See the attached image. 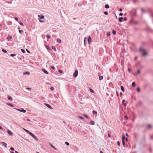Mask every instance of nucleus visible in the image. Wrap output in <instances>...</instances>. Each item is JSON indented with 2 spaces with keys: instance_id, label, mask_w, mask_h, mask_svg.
Returning a JSON list of instances; mask_svg holds the SVG:
<instances>
[{
  "instance_id": "nucleus-1",
  "label": "nucleus",
  "mask_w": 153,
  "mask_h": 153,
  "mask_svg": "<svg viewBox=\"0 0 153 153\" xmlns=\"http://www.w3.org/2000/svg\"><path fill=\"white\" fill-rule=\"evenodd\" d=\"M140 51L142 53V56H145L147 54V53L146 51L145 50L141 47L140 48Z\"/></svg>"
},
{
  "instance_id": "nucleus-2",
  "label": "nucleus",
  "mask_w": 153,
  "mask_h": 153,
  "mask_svg": "<svg viewBox=\"0 0 153 153\" xmlns=\"http://www.w3.org/2000/svg\"><path fill=\"white\" fill-rule=\"evenodd\" d=\"M13 108L16 109V110H17V111L20 112H22L23 113H25L26 112V111L23 108H22L21 109L16 108Z\"/></svg>"
},
{
  "instance_id": "nucleus-3",
  "label": "nucleus",
  "mask_w": 153,
  "mask_h": 153,
  "mask_svg": "<svg viewBox=\"0 0 153 153\" xmlns=\"http://www.w3.org/2000/svg\"><path fill=\"white\" fill-rule=\"evenodd\" d=\"M30 134L34 139H35L37 141L38 140V139L37 138V137L35 136L34 134L32 133L31 132Z\"/></svg>"
},
{
  "instance_id": "nucleus-4",
  "label": "nucleus",
  "mask_w": 153,
  "mask_h": 153,
  "mask_svg": "<svg viewBox=\"0 0 153 153\" xmlns=\"http://www.w3.org/2000/svg\"><path fill=\"white\" fill-rule=\"evenodd\" d=\"M78 74V71L77 70H75L73 74V76L74 77H76L77 76Z\"/></svg>"
},
{
  "instance_id": "nucleus-5",
  "label": "nucleus",
  "mask_w": 153,
  "mask_h": 153,
  "mask_svg": "<svg viewBox=\"0 0 153 153\" xmlns=\"http://www.w3.org/2000/svg\"><path fill=\"white\" fill-rule=\"evenodd\" d=\"M88 44L90 45L91 42V38L90 36H89L88 38Z\"/></svg>"
},
{
  "instance_id": "nucleus-6",
  "label": "nucleus",
  "mask_w": 153,
  "mask_h": 153,
  "mask_svg": "<svg viewBox=\"0 0 153 153\" xmlns=\"http://www.w3.org/2000/svg\"><path fill=\"white\" fill-rule=\"evenodd\" d=\"M8 134L10 136H12L13 135V133L10 131L7 130V131Z\"/></svg>"
},
{
  "instance_id": "nucleus-7",
  "label": "nucleus",
  "mask_w": 153,
  "mask_h": 153,
  "mask_svg": "<svg viewBox=\"0 0 153 153\" xmlns=\"http://www.w3.org/2000/svg\"><path fill=\"white\" fill-rule=\"evenodd\" d=\"M38 17L39 18V19H43L44 18V16L43 15H38Z\"/></svg>"
},
{
  "instance_id": "nucleus-8",
  "label": "nucleus",
  "mask_w": 153,
  "mask_h": 153,
  "mask_svg": "<svg viewBox=\"0 0 153 153\" xmlns=\"http://www.w3.org/2000/svg\"><path fill=\"white\" fill-rule=\"evenodd\" d=\"M45 105L47 106L49 108L52 109V107L49 104L47 103H45Z\"/></svg>"
},
{
  "instance_id": "nucleus-9",
  "label": "nucleus",
  "mask_w": 153,
  "mask_h": 153,
  "mask_svg": "<svg viewBox=\"0 0 153 153\" xmlns=\"http://www.w3.org/2000/svg\"><path fill=\"white\" fill-rule=\"evenodd\" d=\"M42 71L45 74H48L49 73L45 70L44 69H42Z\"/></svg>"
},
{
  "instance_id": "nucleus-10",
  "label": "nucleus",
  "mask_w": 153,
  "mask_h": 153,
  "mask_svg": "<svg viewBox=\"0 0 153 153\" xmlns=\"http://www.w3.org/2000/svg\"><path fill=\"white\" fill-rule=\"evenodd\" d=\"M7 98L10 101H12L13 100L12 97L10 96H7Z\"/></svg>"
},
{
  "instance_id": "nucleus-11",
  "label": "nucleus",
  "mask_w": 153,
  "mask_h": 153,
  "mask_svg": "<svg viewBox=\"0 0 153 153\" xmlns=\"http://www.w3.org/2000/svg\"><path fill=\"white\" fill-rule=\"evenodd\" d=\"M83 116L85 117V118H86V119H89V117L88 116V115L85 114H84L83 115Z\"/></svg>"
},
{
  "instance_id": "nucleus-12",
  "label": "nucleus",
  "mask_w": 153,
  "mask_h": 153,
  "mask_svg": "<svg viewBox=\"0 0 153 153\" xmlns=\"http://www.w3.org/2000/svg\"><path fill=\"white\" fill-rule=\"evenodd\" d=\"M123 19V17H121L119 18L118 19L119 21L120 22H122L123 21L122 20Z\"/></svg>"
},
{
  "instance_id": "nucleus-13",
  "label": "nucleus",
  "mask_w": 153,
  "mask_h": 153,
  "mask_svg": "<svg viewBox=\"0 0 153 153\" xmlns=\"http://www.w3.org/2000/svg\"><path fill=\"white\" fill-rule=\"evenodd\" d=\"M99 76V80H102L103 79V76H101L100 75H98Z\"/></svg>"
},
{
  "instance_id": "nucleus-14",
  "label": "nucleus",
  "mask_w": 153,
  "mask_h": 153,
  "mask_svg": "<svg viewBox=\"0 0 153 153\" xmlns=\"http://www.w3.org/2000/svg\"><path fill=\"white\" fill-rule=\"evenodd\" d=\"M120 88H121V91L123 92H124V91L125 89H124V87L123 86H122V85L121 86Z\"/></svg>"
},
{
  "instance_id": "nucleus-15",
  "label": "nucleus",
  "mask_w": 153,
  "mask_h": 153,
  "mask_svg": "<svg viewBox=\"0 0 153 153\" xmlns=\"http://www.w3.org/2000/svg\"><path fill=\"white\" fill-rule=\"evenodd\" d=\"M24 130L26 132H27L28 134H30V133H31L30 131H29L28 130H27V129H25V128H23Z\"/></svg>"
},
{
  "instance_id": "nucleus-16",
  "label": "nucleus",
  "mask_w": 153,
  "mask_h": 153,
  "mask_svg": "<svg viewBox=\"0 0 153 153\" xmlns=\"http://www.w3.org/2000/svg\"><path fill=\"white\" fill-rule=\"evenodd\" d=\"M6 104L11 107H13L14 106V105H13L11 103H7Z\"/></svg>"
},
{
  "instance_id": "nucleus-17",
  "label": "nucleus",
  "mask_w": 153,
  "mask_h": 153,
  "mask_svg": "<svg viewBox=\"0 0 153 153\" xmlns=\"http://www.w3.org/2000/svg\"><path fill=\"white\" fill-rule=\"evenodd\" d=\"M2 144L4 146H5V147H7V144L5 143V142H2Z\"/></svg>"
},
{
  "instance_id": "nucleus-18",
  "label": "nucleus",
  "mask_w": 153,
  "mask_h": 153,
  "mask_svg": "<svg viewBox=\"0 0 153 153\" xmlns=\"http://www.w3.org/2000/svg\"><path fill=\"white\" fill-rule=\"evenodd\" d=\"M57 42L59 43H61V40L59 38H58L57 39Z\"/></svg>"
},
{
  "instance_id": "nucleus-19",
  "label": "nucleus",
  "mask_w": 153,
  "mask_h": 153,
  "mask_svg": "<svg viewBox=\"0 0 153 153\" xmlns=\"http://www.w3.org/2000/svg\"><path fill=\"white\" fill-rule=\"evenodd\" d=\"M109 7V5L108 4H106L105 5V7L106 9H108Z\"/></svg>"
},
{
  "instance_id": "nucleus-20",
  "label": "nucleus",
  "mask_w": 153,
  "mask_h": 153,
  "mask_svg": "<svg viewBox=\"0 0 153 153\" xmlns=\"http://www.w3.org/2000/svg\"><path fill=\"white\" fill-rule=\"evenodd\" d=\"M122 141H124L125 139V136L123 134L122 135Z\"/></svg>"
},
{
  "instance_id": "nucleus-21",
  "label": "nucleus",
  "mask_w": 153,
  "mask_h": 153,
  "mask_svg": "<svg viewBox=\"0 0 153 153\" xmlns=\"http://www.w3.org/2000/svg\"><path fill=\"white\" fill-rule=\"evenodd\" d=\"M51 48H52V49L54 51H56V48L54 46H52Z\"/></svg>"
},
{
  "instance_id": "nucleus-22",
  "label": "nucleus",
  "mask_w": 153,
  "mask_h": 153,
  "mask_svg": "<svg viewBox=\"0 0 153 153\" xmlns=\"http://www.w3.org/2000/svg\"><path fill=\"white\" fill-rule=\"evenodd\" d=\"M30 74V73L29 72H24L23 73V74L24 75H25V74Z\"/></svg>"
},
{
  "instance_id": "nucleus-23",
  "label": "nucleus",
  "mask_w": 153,
  "mask_h": 153,
  "mask_svg": "<svg viewBox=\"0 0 153 153\" xmlns=\"http://www.w3.org/2000/svg\"><path fill=\"white\" fill-rule=\"evenodd\" d=\"M111 35L110 33L109 32H108L107 33V35L108 37L110 36Z\"/></svg>"
},
{
  "instance_id": "nucleus-24",
  "label": "nucleus",
  "mask_w": 153,
  "mask_h": 153,
  "mask_svg": "<svg viewBox=\"0 0 153 153\" xmlns=\"http://www.w3.org/2000/svg\"><path fill=\"white\" fill-rule=\"evenodd\" d=\"M12 39V37L11 36H9L7 37V39L8 40H10Z\"/></svg>"
},
{
  "instance_id": "nucleus-25",
  "label": "nucleus",
  "mask_w": 153,
  "mask_h": 153,
  "mask_svg": "<svg viewBox=\"0 0 153 153\" xmlns=\"http://www.w3.org/2000/svg\"><path fill=\"white\" fill-rule=\"evenodd\" d=\"M122 141V144L123 145V146L124 147H126V144H125V141Z\"/></svg>"
},
{
  "instance_id": "nucleus-26",
  "label": "nucleus",
  "mask_w": 153,
  "mask_h": 153,
  "mask_svg": "<svg viewBox=\"0 0 153 153\" xmlns=\"http://www.w3.org/2000/svg\"><path fill=\"white\" fill-rule=\"evenodd\" d=\"M77 117H78V118L81 119L82 120L84 119V117H81L80 116H78Z\"/></svg>"
},
{
  "instance_id": "nucleus-27",
  "label": "nucleus",
  "mask_w": 153,
  "mask_h": 153,
  "mask_svg": "<svg viewBox=\"0 0 153 153\" xmlns=\"http://www.w3.org/2000/svg\"><path fill=\"white\" fill-rule=\"evenodd\" d=\"M132 86L133 87H134L135 86V83L134 82H133L132 83Z\"/></svg>"
},
{
  "instance_id": "nucleus-28",
  "label": "nucleus",
  "mask_w": 153,
  "mask_h": 153,
  "mask_svg": "<svg viewBox=\"0 0 153 153\" xmlns=\"http://www.w3.org/2000/svg\"><path fill=\"white\" fill-rule=\"evenodd\" d=\"M137 91L138 92H140V89L139 87H137Z\"/></svg>"
},
{
  "instance_id": "nucleus-29",
  "label": "nucleus",
  "mask_w": 153,
  "mask_h": 153,
  "mask_svg": "<svg viewBox=\"0 0 153 153\" xmlns=\"http://www.w3.org/2000/svg\"><path fill=\"white\" fill-rule=\"evenodd\" d=\"M19 31L21 34H22L23 33V30H19Z\"/></svg>"
},
{
  "instance_id": "nucleus-30",
  "label": "nucleus",
  "mask_w": 153,
  "mask_h": 153,
  "mask_svg": "<svg viewBox=\"0 0 153 153\" xmlns=\"http://www.w3.org/2000/svg\"><path fill=\"white\" fill-rule=\"evenodd\" d=\"M45 47L47 50H50L49 47L48 45H46Z\"/></svg>"
},
{
  "instance_id": "nucleus-31",
  "label": "nucleus",
  "mask_w": 153,
  "mask_h": 153,
  "mask_svg": "<svg viewBox=\"0 0 153 153\" xmlns=\"http://www.w3.org/2000/svg\"><path fill=\"white\" fill-rule=\"evenodd\" d=\"M16 56V54H10V56L11 57H13L15 56Z\"/></svg>"
},
{
  "instance_id": "nucleus-32",
  "label": "nucleus",
  "mask_w": 153,
  "mask_h": 153,
  "mask_svg": "<svg viewBox=\"0 0 153 153\" xmlns=\"http://www.w3.org/2000/svg\"><path fill=\"white\" fill-rule=\"evenodd\" d=\"M112 33L114 35H115L116 34V31L115 30H112Z\"/></svg>"
},
{
  "instance_id": "nucleus-33",
  "label": "nucleus",
  "mask_w": 153,
  "mask_h": 153,
  "mask_svg": "<svg viewBox=\"0 0 153 153\" xmlns=\"http://www.w3.org/2000/svg\"><path fill=\"white\" fill-rule=\"evenodd\" d=\"M2 51L4 53H6L7 52V51L4 49H2Z\"/></svg>"
},
{
  "instance_id": "nucleus-34",
  "label": "nucleus",
  "mask_w": 153,
  "mask_h": 153,
  "mask_svg": "<svg viewBox=\"0 0 153 153\" xmlns=\"http://www.w3.org/2000/svg\"><path fill=\"white\" fill-rule=\"evenodd\" d=\"M21 51L23 53H25V50L24 49H21Z\"/></svg>"
},
{
  "instance_id": "nucleus-35",
  "label": "nucleus",
  "mask_w": 153,
  "mask_h": 153,
  "mask_svg": "<svg viewBox=\"0 0 153 153\" xmlns=\"http://www.w3.org/2000/svg\"><path fill=\"white\" fill-rule=\"evenodd\" d=\"M141 10L142 12H144L145 11V10L143 8H141Z\"/></svg>"
},
{
  "instance_id": "nucleus-36",
  "label": "nucleus",
  "mask_w": 153,
  "mask_h": 153,
  "mask_svg": "<svg viewBox=\"0 0 153 153\" xmlns=\"http://www.w3.org/2000/svg\"><path fill=\"white\" fill-rule=\"evenodd\" d=\"M90 123L92 124V125H94V121H90Z\"/></svg>"
},
{
  "instance_id": "nucleus-37",
  "label": "nucleus",
  "mask_w": 153,
  "mask_h": 153,
  "mask_svg": "<svg viewBox=\"0 0 153 153\" xmlns=\"http://www.w3.org/2000/svg\"><path fill=\"white\" fill-rule=\"evenodd\" d=\"M92 113L94 114H97V112L95 111H92Z\"/></svg>"
},
{
  "instance_id": "nucleus-38",
  "label": "nucleus",
  "mask_w": 153,
  "mask_h": 153,
  "mask_svg": "<svg viewBox=\"0 0 153 153\" xmlns=\"http://www.w3.org/2000/svg\"><path fill=\"white\" fill-rule=\"evenodd\" d=\"M43 19H39V21L41 22H43L44 21L42 20Z\"/></svg>"
},
{
  "instance_id": "nucleus-39",
  "label": "nucleus",
  "mask_w": 153,
  "mask_h": 153,
  "mask_svg": "<svg viewBox=\"0 0 153 153\" xmlns=\"http://www.w3.org/2000/svg\"><path fill=\"white\" fill-rule=\"evenodd\" d=\"M150 13L151 16L153 17V12H150Z\"/></svg>"
},
{
  "instance_id": "nucleus-40",
  "label": "nucleus",
  "mask_w": 153,
  "mask_h": 153,
  "mask_svg": "<svg viewBox=\"0 0 153 153\" xmlns=\"http://www.w3.org/2000/svg\"><path fill=\"white\" fill-rule=\"evenodd\" d=\"M65 143L67 146H68L69 145V143L68 142H65Z\"/></svg>"
},
{
  "instance_id": "nucleus-41",
  "label": "nucleus",
  "mask_w": 153,
  "mask_h": 153,
  "mask_svg": "<svg viewBox=\"0 0 153 153\" xmlns=\"http://www.w3.org/2000/svg\"><path fill=\"white\" fill-rule=\"evenodd\" d=\"M142 140H143V141H144L145 140V136H143V137L142 138Z\"/></svg>"
},
{
  "instance_id": "nucleus-42",
  "label": "nucleus",
  "mask_w": 153,
  "mask_h": 153,
  "mask_svg": "<svg viewBox=\"0 0 153 153\" xmlns=\"http://www.w3.org/2000/svg\"><path fill=\"white\" fill-rule=\"evenodd\" d=\"M90 91L92 93H94V91L91 89L90 88Z\"/></svg>"
},
{
  "instance_id": "nucleus-43",
  "label": "nucleus",
  "mask_w": 153,
  "mask_h": 153,
  "mask_svg": "<svg viewBox=\"0 0 153 153\" xmlns=\"http://www.w3.org/2000/svg\"><path fill=\"white\" fill-rule=\"evenodd\" d=\"M10 149L11 150H12V151H14L15 150L14 149V148L13 147H10Z\"/></svg>"
},
{
  "instance_id": "nucleus-44",
  "label": "nucleus",
  "mask_w": 153,
  "mask_h": 153,
  "mask_svg": "<svg viewBox=\"0 0 153 153\" xmlns=\"http://www.w3.org/2000/svg\"><path fill=\"white\" fill-rule=\"evenodd\" d=\"M50 89L52 91H53L54 89V88L53 87H51Z\"/></svg>"
},
{
  "instance_id": "nucleus-45",
  "label": "nucleus",
  "mask_w": 153,
  "mask_h": 153,
  "mask_svg": "<svg viewBox=\"0 0 153 153\" xmlns=\"http://www.w3.org/2000/svg\"><path fill=\"white\" fill-rule=\"evenodd\" d=\"M46 37L47 38L50 39L51 38V36H49V35H47L46 36Z\"/></svg>"
},
{
  "instance_id": "nucleus-46",
  "label": "nucleus",
  "mask_w": 153,
  "mask_h": 153,
  "mask_svg": "<svg viewBox=\"0 0 153 153\" xmlns=\"http://www.w3.org/2000/svg\"><path fill=\"white\" fill-rule=\"evenodd\" d=\"M58 72L60 73H62V70L59 69L58 70Z\"/></svg>"
},
{
  "instance_id": "nucleus-47",
  "label": "nucleus",
  "mask_w": 153,
  "mask_h": 153,
  "mask_svg": "<svg viewBox=\"0 0 153 153\" xmlns=\"http://www.w3.org/2000/svg\"><path fill=\"white\" fill-rule=\"evenodd\" d=\"M19 23L20 25H21L22 26H23L24 25H23V23L22 22H20Z\"/></svg>"
},
{
  "instance_id": "nucleus-48",
  "label": "nucleus",
  "mask_w": 153,
  "mask_h": 153,
  "mask_svg": "<svg viewBox=\"0 0 153 153\" xmlns=\"http://www.w3.org/2000/svg\"><path fill=\"white\" fill-rule=\"evenodd\" d=\"M152 127V126L151 125H148L147 126V128H151Z\"/></svg>"
},
{
  "instance_id": "nucleus-49",
  "label": "nucleus",
  "mask_w": 153,
  "mask_h": 153,
  "mask_svg": "<svg viewBox=\"0 0 153 153\" xmlns=\"http://www.w3.org/2000/svg\"><path fill=\"white\" fill-rule=\"evenodd\" d=\"M49 145L50 146H51V147H52L53 148L54 147V146H53V145L51 143Z\"/></svg>"
},
{
  "instance_id": "nucleus-50",
  "label": "nucleus",
  "mask_w": 153,
  "mask_h": 153,
  "mask_svg": "<svg viewBox=\"0 0 153 153\" xmlns=\"http://www.w3.org/2000/svg\"><path fill=\"white\" fill-rule=\"evenodd\" d=\"M128 71L129 72V73H131V69L130 68H128Z\"/></svg>"
},
{
  "instance_id": "nucleus-51",
  "label": "nucleus",
  "mask_w": 153,
  "mask_h": 153,
  "mask_svg": "<svg viewBox=\"0 0 153 153\" xmlns=\"http://www.w3.org/2000/svg\"><path fill=\"white\" fill-rule=\"evenodd\" d=\"M104 13L105 15H107L108 14V13L107 11L104 12Z\"/></svg>"
},
{
  "instance_id": "nucleus-52",
  "label": "nucleus",
  "mask_w": 153,
  "mask_h": 153,
  "mask_svg": "<svg viewBox=\"0 0 153 153\" xmlns=\"http://www.w3.org/2000/svg\"><path fill=\"white\" fill-rule=\"evenodd\" d=\"M123 14L122 13H120L119 14V15L120 16H123Z\"/></svg>"
},
{
  "instance_id": "nucleus-53",
  "label": "nucleus",
  "mask_w": 153,
  "mask_h": 153,
  "mask_svg": "<svg viewBox=\"0 0 153 153\" xmlns=\"http://www.w3.org/2000/svg\"><path fill=\"white\" fill-rule=\"evenodd\" d=\"M51 68L53 70H54L55 69V67L53 66H51Z\"/></svg>"
},
{
  "instance_id": "nucleus-54",
  "label": "nucleus",
  "mask_w": 153,
  "mask_h": 153,
  "mask_svg": "<svg viewBox=\"0 0 153 153\" xmlns=\"http://www.w3.org/2000/svg\"><path fill=\"white\" fill-rule=\"evenodd\" d=\"M117 143L118 146H120V143L119 141H117Z\"/></svg>"
},
{
  "instance_id": "nucleus-55",
  "label": "nucleus",
  "mask_w": 153,
  "mask_h": 153,
  "mask_svg": "<svg viewBox=\"0 0 153 153\" xmlns=\"http://www.w3.org/2000/svg\"><path fill=\"white\" fill-rule=\"evenodd\" d=\"M116 95H117V96L118 97H119V94H118V92L117 91H116Z\"/></svg>"
},
{
  "instance_id": "nucleus-56",
  "label": "nucleus",
  "mask_w": 153,
  "mask_h": 153,
  "mask_svg": "<svg viewBox=\"0 0 153 153\" xmlns=\"http://www.w3.org/2000/svg\"><path fill=\"white\" fill-rule=\"evenodd\" d=\"M15 19L16 21H18V18L17 17H15Z\"/></svg>"
},
{
  "instance_id": "nucleus-57",
  "label": "nucleus",
  "mask_w": 153,
  "mask_h": 153,
  "mask_svg": "<svg viewBox=\"0 0 153 153\" xmlns=\"http://www.w3.org/2000/svg\"><path fill=\"white\" fill-rule=\"evenodd\" d=\"M133 22V21L132 19H131L130 21V23H132Z\"/></svg>"
},
{
  "instance_id": "nucleus-58",
  "label": "nucleus",
  "mask_w": 153,
  "mask_h": 153,
  "mask_svg": "<svg viewBox=\"0 0 153 153\" xmlns=\"http://www.w3.org/2000/svg\"><path fill=\"white\" fill-rule=\"evenodd\" d=\"M26 51H27V52L29 53H30V51L28 50L27 49H26Z\"/></svg>"
},
{
  "instance_id": "nucleus-59",
  "label": "nucleus",
  "mask_w": 153,
  "mask_h": 153,
  "mask_svg": "<svg viewBox=\"0 0 153 153\" xmlns=\"http://www.w3.org/2000/svg\"><path fill=\"white\" fill-rule=\"evenodd\" d=\"M125 101V100H122V104H123L124 103V102Z\"/></svg>"
},
{
  "instance_id": "nucleus-60",
  "label": "nucleus",
  "mask_w": 153,
  "mask_h": 153,
  "mask_svg": "<svg viewBox=\"0 0 153 153\" xmlns=\"http://www.w3.org/2000/svg\"><path fill=\"white\" fill-rule=\"evenodd\" d=\"M0 129L2 130H3V128L1 126H0Z\"/></svg>"
},
{
  "instance_id": "nucleus-61",
  "label": "nucleus",
  "mask_w": 153,
  "mask_h": 153,
  "mask_svg": "<svg viewBox=\"0 0 153 153\" xmlns=\"http://www.w3.org/2000/svg\"><path fill=\"white\" fill-rule=\"evenodd\" d=\"M123 19H124V20L125 21H126L127 20V18L126 17H124L123 18Z\"/></svg>"
},
{
  "instance_id": "nucleus-62",
  "label": "nucleus",
  "mask_w": 153,
  "mask_h": 153,
  "mask_svg": "<svg viewBox=\"0 0 153 153\" xmlns=\"http://www.w3.org/2000/svg\"><path fill=\"white\" fill-rule=\"evenodd\" d=\"M137 73L138 74H140V70H137Z\"/></svg>"
},
{
  "instance_id": "nucleus-63",
  "label": "nucleus",
  "mask_w": 153,
  "mask_h": 153,
  "mask_svg": "<svg viewBox=\"0 0 153 153\" xmlns=\"http://www.w3.org/2000/svg\"><path fill=\"white\" fill-rule=\"evenodd\" d=\"M150 138L151 139H153V136H150Z\"/></svg>"
},
{
  "instance_id": "nucleus-64",
  "label": "nucleus",
  "mask_w": 153,
  "mask_h": 153,
  "mask_svg": "<svg viewBox=\"0 0 153 153\" xmlns=\"http://www.w3.org/2000/svg\"><path fill=\"white\" fill-rule=\"evenodd\" d=\"M108 137H111V135L109 134H108Z\"/></svg>"
}]
</instances>
